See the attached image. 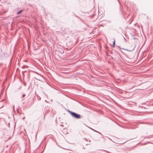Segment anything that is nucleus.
I'll list each match as a JSON object with an SVG mask.
<instances>
[{"mask_svg":"<svg viewBox=\"0 0 153 153\" xmlns=\"http://www.w3.org/2000/svg\"><path fill=\"white\" fill-rule=\"evenodd\" d=\"M68 111L69 113H70L72 117L74 118L78 119L80 118L81 117V115L79 114H77L74 112L71 111L69 110H68Z\"/></svg>","mask_w":153,"mask_h":153,"instance_id":"nucleus-1","label":"nucleus"},{"mask_svg":"<svg viewBox=\"0 0 153 153\" xmlns=\"http://www.w3.org/2000/svg\"><path fill=\"white\" fill-rule=\"evenodd\" d=\"M152 137H153V134L152 135H150V136H147L146 137V138H152Z\"/></svg>","mask_w":153,"mask_h":153,"instance_id":"nucleus-2","label":"nucleus"},{"mask_svg":"<svg viewBox=\"0 0 153 153\" xmlns=\"http://www.w3.org/2000/svg\"><path fill=\"white\" fill-rule=\"evenodd\" d=\"M23 10H20V11H18L17 13V14H19Z\"/></svg>","mask_w":153,"mask_h":153,"instance_id":"nucleus-3","label":"nucleus"},{"mask_svg":"<svg viewBox=\"0 0 153 153\" xmlns=\"http://www.w3.org/2000/svg\"><path fill=\"white\" fill-rule=\"evenodd\" d=\"M113 46H114L115 45V39H114V41L113 42Z\"/></svg>","mask_w":153,"mask_h":153,"instance_id":"nucleus-4","label":"nucleus"},{"mask_svg":"<svg viewBox=\"0 0 153 153\" xmlns=\"http://www.w3.org/2000/svg\"><path fill=\"white\" fill-rule=\"evenodd\" d=\"M134 48H133L132 50H127L128 51H133L134 50Z\"/></svg>","mask_w":153,"mask_h":153,"instance_id":"nucleus-5","label":"nucleus"},{"mask_svg":"<svg viewBox=\"0 0 153 153\" xmlns=\"http://www.w3.org/2000/svg\"><path fill=\"white\" fill-rule=\"evenodd\" d=\"M25 94H23L22 95V97H25Z\"/></svg>","mask_w":153,"mask_h":153,"instance_id":"nucleus-6","label":"nucleus"},{"mask_svg":"<svg viewBox=\"0 0 153 153\" xmlns=\"http://www.w3.org/2000/svg\"><path fill=\"white\" fill-rule=\"evenodd\" d=\"M97 133H99V134H101V135H102V134L101 133H100L98 131V132H97Z\"/></svg>","mask_w":153,"mask_h":153,"instance_id":"nucleus-7","label":"nucleus"},{"mask_svg":"<svg viewBox=\"0 0 153 153\" xmlns=\"http://www.w3.org/2000/svg\"><path fill=\"white\" fill-rule=\"evenodd\" d=\"M123 38H124V40L126 41V39L124 38V37H123Z\"/></svg>","mask_w":153,"mask_h":153,"instance_id":"nucleus-8","label":"nucleus"},{"mask_svg":"<svg viewBox=\"0 0 153 153\" xmlns=\"http://www.w3.org/2000/svg\"><path fill=\"white\" fill-rule=\"evenodd\" d=\"M150 125H152L153 124V123H150Z\"/></svg>","mask_w":153,"mask_h":153,"instance_id":"nucleus-9","label":"nucleus"},{"mask_svg":"<svg viewBox=\"0 0 153 153\" xmlns=\"http://www.w3.org/2000/svg\"><path fill=\"white\" fill-rule=\"evenodd\" d=\"M94 130V131H95L96 132H98L97 131H96V130Z\"/></svg>","mask_w":153,"mask_h":153,"instance_id":"nucleus-10","label":"nucleus"},{"mask_svg":"<svg viewBox=\"0 0 153 153\" xmlns=\"http://www.w3.org/2000/svg\"><path fill=\"white\" fill-rule=\"evenodd\" d=\"M94 130V131H95L96 132H98L97 131H96V130Z\"/></svg>","mask_w":153,"mask_h":153,"instance_id":"nucleus-11","label":"nucleus"},{"mask_svg":"<svg viewBox=\"0 0 153 153\" xmlns=\"http://www.w3.org/2000/svg\"><path fill=\"white\" fill-rule=\"evenodd\" d=\"M146 123V124H148V123Z\"/></svg>","mask_w":153,"mask_h":153,"instance_id":"nucleus-12","label":"nucleus"},{"mask_svg":"<svg viewBox=\"0 0 153 153\" xmlns=\"http://www.w3.org/2000/svg\"><path fill=\"white\" fill-rule=\"evenodd\" d=\"M134 39H135V37H134Z\"/></svg>","mask_w":153,"mask_h":153,"instance_id":"nucleus-13","label":"nucleus"}]
</instances>
